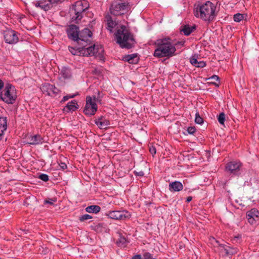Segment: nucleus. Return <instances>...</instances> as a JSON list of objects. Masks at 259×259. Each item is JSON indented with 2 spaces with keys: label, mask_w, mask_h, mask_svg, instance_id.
Instances as JSON below:
<instances>
[{
  "label": "nucleus",
  "mask_w": 259,
  "mask_h": 259,
  "mask_svg": "<svg viewBox=\"0 0 259 259\" xmlns=\"http://www.w3.org/2000/svg\"><path fill=\"white\" fill-rule=\"evenodd\" d=\"M215 6L210 1L204 4L198 5L194 10V15L196 17L200 18L206 21H211L213 20L215 14Z\"/></svg>",
  "instance_id": "1"
},
{
  "label": "nucleus",
  "mask_w": 259,
  "mask_h": 259,
  "mask_svg": "<svg viewBox=\"0 0 259 259\" xmlns=\"http://www.w3.org/2000/svg\"><path fill=\"white\" fill-rule=\"evenodd\" d=\"M155 45L157 48L153 55L157 58L171 57L176 51L175 46L171 43L169 38L157 40Z\"/></svg>",
  "instance_id": "2"
},
{
  "label": "nucleus",
  "mask_w": 259,
  "mask_h": 259,
  "mask_svg": "<svg viewBox=\"0 0 259 259\" xmlns=\"http://www.w3.org/2000/svg\"><path fill=\"white\" fill-rule=\"evenodd\" d=\"M115 35L117 43L122 48L131 49L135 43L133 35L124 25H121L115 33Z\"/></svg>",
  "instance_id": "3"
},
{
  "label": "nucleus",
  "mask_w": 259,
  "mask_h": 259,
  "mask_svg": "<svg viewBox=\"0 0 259 259\" xmlns=\"http://www.w3.org/2000/svg\"><path fill=\"white\" fill-rule=\"evenodd\" d=\"M89 7L85 1H78L73 4L69 9L71 22L77 23L82 19L83 13Z\"/></svg>",
  "instance_id": "4"
},
{
  "label": "nucleus",
  "mask_w": 259,
  "mask_h": 259,
  "mask_svg": "<svg viewBox=\"0 0 259 259\" xmlns=\"http://www.w3.org/2000/svg\"><path fill=\"white\" fill-rule=\"evenodd\" d=\"M128 9L129 5L127 2L117 0L112 3L110 7V11L111 14L118 16L124 14L128 11Z\"/></svg>",
  "instance_id": "5"
},
{
  "label": "nucleus",
  "mask_w": 259,
  "mask_h": 259,
  "mask_svg": "<svg viewBox=\"0 0 259 259\" xmlns=\"http://www.w3.org/2000/svg\"><path fill=\"white\" fill-rule=\"evenodd\" d=\"M81 46V52L80 54H82L83 56H95L96 57H99L102 59L103 58V53L104 52V49L101 46H95V45L92 46L83 47Z\"/></svg>",
  "instance_id": "6"
},
{
  "label": "nucleus",
  "mask_w": 259,
  "mask_h": 259,
  "mask_svg": "<svg viewBox=\"0 0 259 259\" xmlns=\"http://www.w3.org/2000/svg\"><path fill=\"white\" fill-rule=\"evenodd\" d=\"M1 100L8 104H13L17 95L15 87L10 84H7L3 92H1Z\"/></svg>",
  "instance_id": "7"
},
{
  "label": "nucleus",
  "mask_w": 259,
  "mask_h": 259,
  "mask_svg": "<svg viewBox=\"0 0 259 259\" xmlns=\"http://www.w3.org/2000/svg\"><path fill=\"white\" fill-rule=\"evenodd\" d=\"M97 98L95 96L93 99L91 96H88L86 98V104L83 109V113L89 116L95 114L97 111L98 106L96 104Z\"/></svg>",
  "instance_id": "8"
},
{
  "label": "nucleus",
  "mask_w": 259,
  "mask_h": 259,
  "mask_svg": "<svg viewBox=\"0 0 259 259\" xmlns=\"http://www.w3.org/2000/svg\"><path fill=\"white\" fill-rule=\"evenodd\" d=\"M92 36V32L88 28H84L79 32L78 40L77 44L79 46L85 47L90 45V38Z\"/></svg>",
  "instance_id": "9"
},
{
  "label": "nucleus",
  "mask_w": 259,
  "mask_h": 259,
  "mask_svg": "<svg viewBox=\"0 0 259 259\" xmlns=\"http://www.w3.org/2000/svg\"><path fill=\"white\" fill-rule=\"evenodd\" d=\"M106 215L110 219L120 221L130 219L131 216L130 213L126 210L110 211Z\"/></svg>",
  "instance_id": "10"
},
{
  "label": "nucleus",
  "mask_w": 259,
  "mask_h": 259,
  "mask_svg": "<svg viewBox=\"0 0 259 259\" xmlns=\"http://www.w3.org/2000/svg\"><path fill=\"white\" fill-rule=\"evenodd\" d=\"M79 27L75 25H69L67 29L68 37L74 41L77 42L79 36Z\"/></svg>",
  "instance_id": "11"
},
{
  "label": "nucleus",
  "mask_w": 259,
  "mask_h": 259,
  "mask_svg": "<svg viewBox=\"0 0 259 259\" xmlns=\"http://www.w3.org/2000/svg\"><path fill=\"white\" fill-rule=\"evenodd\" d=\"M4 38L5 41L10 44H16L19 40L17 32L13 30H8L5 31Z\"/></svg>",
  "instance_id": "12"
},
{
  "label": "nucleus",
  "mask_w": 259,
  "mask_h": 259,
  "mask_svg": "<svg viewBox=\"0 0 259 259\" xmlns=\"http://www.w3.org/2000/svg\"><path fill=\"white\" fill-rule=\"evenodd\" d=\"M241 166V164L237 161H230L226 164V171L230 174L237 175Z\"/></svg>",
  "instance_id": "13"
},
{
  "label": "nucleus",
  "mask_w": 259,
  "mask_h": 259,
  "mask_svg": "<svg viewBox=\"0 0 259 259\" xmlns=\"http://www.w3.org/2000/svg\"><path fill=\"white\" fill-rule=\"evenodd\" d=\"M42 91L47 92L49 96H53L56 95L58 93V89H57L54 85L50 83H46L42 87Z\"/></svg>",
  "instance_id": "14"
},
{
  "label": "nucleus",
  "mask_w": 259,
  "mask_h": 259,
  "mask_svg": "<svg viewBox=\"0 0 259 259\" xmlns=\"http://www.w3.org/2000/svg\"><path fill=\"white\" fill-rule=\"evenodd\" d=\"M95 124L101 129H105L110 125V122L104 117L101 116L95 120Z\"/></svg>",
  "instance_id": "15"
},
{
  "label": "nucleus",
  "mask_w": 259,
  "mask_h": 259,
  "mask_svg": "<svg viewBox=\"0 0 259 259\" xmlns=\"http://www.w3.org/2000/svg\"><path fill=\"white\" fill-rule=\"evenodd\" d=\"M196 29L195 25L191 26L190 25H185L181 26L180 30L182 32L184 35L186 36L189 35L192 32Z\"/></svg>",
  "instance_id": "16"
},
{
  "label": "nucleus",
  "mask_w": 259,
  "mask_h": 259,
  "mask_svg": "<svg viewBox=\"0 0 259 259\" xmlns=\"http://www.w3.org/2000/svg\"><path fill=\"white\" fill-rule=\"evenodd\" d=\"M183 185L179 181H175L170 183L169 184V190L170 192H179L182 190Z\"/></svg>",
  "instance_id": "17"
},
{
  "label": "nucleus",
  "mask_w": 259,
  "mask_h": 259,
  "mask_svg": "<svg viewBox=\"0 0 259 259\" xmlns=\"http://www.w3.org/2000/svg\"><path fill=\"white\" fill-rule=\"evenodd\" d=\"M29 141L28 143L29 145H37L42 144L44 141V139L39 135H35L33 136H30L28 138Z\"/></svg>",
  "instance_id": "18"
},
{
  "label": "nucleus",
  "mask_w": 259,
  "mask_h": 259,
  "mask_svg": "<svg viewBox=\"0 0 259 259\" xmlns=\"http://www.w3.org/2000/svg\"><path fill=\"white\" fill-rule=\"evenodd\" d=\"M7 118L0 117V140L2 139L4 132L7 130Z\"/></svg>",
  "instance_id": "19"
},
{
  "label": "nucleus",
  "mask_w": 259,
  "mask_h": 259,
  "mask_svg": "<svg viewBox=\"0 0 259 259\" xmlns=\"http://www.w3.org/2000/svg\"><path fill=\"white\" fill-rule=\"evenodd\" d=\"M77 106V102L75 100H72L67 103L64 110L66 112L74 111L78 108Z\"/></svg>",
  "instance_id": "20"
},
{
  "label": "nucleus",
  "mask_w": 259,
  "mask_h": 259,
  "mask_svg": "<svg viewBox=\"0 0 259 259\" xmlns=\"http://www.w3.org/2000/svg\"><path fill=\"white\" fill-rule=\"evenodd\" d=\"M123 60L131 64H136L138 62L139 58L137 54H132L125 56Z\"/></svg>",
  "instance_id": "21"
},
{
  "label": "nucleus",
  "mask_w": 259,
  "mask_h": 259,
  "mask_svg": "<svg viewBox=\"0 0 259 259\" xmlns=\"http://www.w3.org/2000/svg\"><path fill=\"white\" fill-rule=\"evenodd\" d=\"M190 62L194 66L196 67L203 68L206 66V63L203 61H198L197 59L193 57L190 59Z\"/></svg>",
  "instance_id": "22"
},
{
  "label": "nucleus",
  "mask_w": 259,
  "mask_h": 259,
  "mask_svg": "<svg viewBox=\"0 0 259 259\" xmlns=\"http://www.w3.org/2000/svg\"><path fill=\"white\" fill-rule=\"evenodd\" d=\"M91 227L93 230H94L98 233H101L104 231L105 229L104 224L103 223H100L97 224H94L93 225L91 226Z\"/></svg>",
  "instance_id": "23"
},
{
  "label": "nucleus",
  "mask_w": 259,
  "mask_h": 259,
  "mask_svg": "<svg viewBox=\"0 0 259 259\" xmlns=\"http://www.w3.org/2000/svg\"><path fill=\"white\" fill-rule=\"evenodd\" d=\"M106 19L107 21V28L110 31H112V29L116 26V23L115 21H113L110 15L106 16Z\"/></svg>",
  "instance_id": "24"
},
{
  "label": "nucleus",
  "mask_w": 259,
  "mask_h": 259,
  "mask_svg": "<svg viewBox=\"0 0 259 259\" xmlns=\"http://www.w3.org/2000/svg\"><path fill=\"white\" fill-rule=\"evenodd\" d=\"M85 211L89 213H97L101 210L99 205H90L85 208Z\"/></svg>",
  "instance_id": "25"
},
{
  "label": "nucleus",
  "mask_w": 259,
  "mask_h": 259,
  "mask_svg": "<svg viewBox=\"0 0 259 259\" xmlns=\"http://www.w3.org/2000/svg\"><path fill=\"white\" fill-rule=\"evenodd\" d=\"M52 8L51 4L48 0L41 1V9L45 11L49 10Z\"/></svg>",
  "instance_id": "26"
},
{
  "label": "nucleus",
  "mask_w": 259,
  "mask_h": 259,
  "mask_svg": "<svg viewBox=\"0 0 259 259\" xmlns=\"http://www.w3.org/2000/svg\"><path fill=\"white\" fill-rule=\"evenodd\" d=\"M246 216L257 218L259 216V211L257 209L252 208L247 212Z\"/></svg>",
  "instance_id": "27"
},
{
  "label": "nucleus",
  "mask_w": 259,
  "mask_h": 259,
  "mask_svg": "<svg viewBox=\"0 0 259 259\" xmlns=\"http://www.w3.org/2000/svg\"><path fill=\"white\" fill-rule=\"evenodd\" d=\"M116 243L119 246L125 247L127 243V240L125 237L120 236Z\"/></svg>",
  "instance_id": "28"
},
{
  "label": "nucleus",
  "mask_w": 259,
  "mask_h": 259,
  "mask_svg": "<svg viewBox=\"0 0 259 259\" xmlns=\"http://www.w3.org/2000/svg\"><path fill=\"white\" fill-rule=\"evenodd\" d=\"M68 49L70 52L73 55H77L78 53L81 54L80 52L81 49L80 46H79V47L77 49L71 47H69Z\"/></svg>",
  "instance_id": "29"
},
{
  "label": "nucleus",
  "mask_w": 259,
  "mask_h": 259,
  "mask_svg": "<svg viewBox=\"0 0 259 259\" xmlns=\"http://www.w3.org/2000/svg\"><path fill=\"white\" fill-rule=\"evenodd\" d=\"M61 74L64 78H69L71 76L70 71L67 68H63L61 71Z\"/></svg>",
  "instance_id": "30"
},
{
  "label": "nucleus",
  "mask_w": 259,
  "mask_h": 259,
  "mask_svg": "<svg viewBox=\"0 0 259 259\" xmlns=\"http://www.w3.org/2000/svg\"><path fill=\"white\" fill-rule=\"evenodd\" d=\"M195 121L196 123L199 124H201L203 123V119L200 116L198 112H197L195 114Z\"/></svg>",
  "instance_id": "31"
},
{
  "label": "nucleus",
  "mask_w": 259,
  "mask_h": 259,
  "mask_svg": "<svg viewBox=\"0 0 259 259\" xmlns=\"http://www.w3.org/2000/svg\"><path fill=\"white\" fill-rule=\"evenodd\" d=\"M218 120L219 122L221 124H224V122L225 121V114L224 112L221 113L218 116Z\"/></svg>",
  "instance_id": "32"
},
{
  "label": "nucleus",
  "mask_w": 259,
  "mask_h": 259,
  "mask_svg": "<svg viewBox=\"0 0 259 259\" xmlns=\"http://www.w3.org/2000/svg\"><path fill=\"white\" fill-rule=\"evenodd\" d=\"M243 18H244L243 15L240 14V13H237V14H235L234 15V17H233L234 20L235 22H240V21L243 20Z\"/></svg>",
  "instance_id": "33"
},
{
  "label": "nucleus",
  "mask_w": 259,
  "mask_h": 259,
  "mask_svg": "<svg viewBox=\"0 0 259 259\" xmlns=\"http://www.w3.org/2000/svg\"><path fill=\"white\" fill-rule=\"evenodd\" d=\"M228 252H229V255H232L233 254H235L238 252V249L236 247H231L230 246H229L228 248Z\"/></svg>",
  "instance_id": "34"
},
{
  "label": "nucleus",
  "mask_w": 259,
  "mask_h": 259,
  "mask_svg": "<svg viewBox=\"0 0 259 259\" xmlns=\"http://www.w3.org/2000/svg\"><path fill=\"white\" fill-rule=\"evenodd\" d=\"M219 245L221 248H223L224 249V251L223 252V253H224V255L229 256V252H228L229 246L225 245V244H219Z\"/></svg>",
  "instance_id": "35"
},
{
  "label": "nucleus",
  "mask_w": 259,
  "mask_h": 259,
  "mask_svg": "<svg viewBox=\"0 0 259 259\" xmlns=\"http://www.w3.org/2000/svg\"><path fill=\"white\" fill-rule=\"evenodd\" d=\"M93 217L91 215L85 214L80 217L79 220L80 222H83L85 220L91 219Z\"/></svg>",
  "instance_id": "36"
},
{
  "label": "nucleus",
  "mask_w": 259,
  "mask_h": 259,
  "mask_svg": "<svg viewBox=\"0 0 259 259\" xmlns=\"http://www.w3.org/2000/svg\"><path fill=\"white\" fill-rule=\"evenodd\" d=\"M56 201H57V199L55 198H52V199H51V198L46 199L44 201V204H49L50 205H53V203L55 202H56Z\"/></svg>",
  "instance_id": "37"
},
{
  "label": "nucleus",
  "mask_w": 259,
  "mask_h": 259,
  "mask_svg": "<svg viewBox=\"0 0 259 259\" xmlns=\"http://www.w3.org/2000/svg\"><path fill=\"white\" fill-rule=\"evenodd\" d=\"M38 178L44 182L49 181V176L47 174H42L39 176Z\"/></svg>",
  "instance_id": "38"
},
{
  "label": "nucleus",
  "mask_w": 259,
  "mask_h": 259,
  "mask_svg": "<svg viewBox=\"0 0 259 259\" xmlns=\"http://www.w3.org/2000/svg\"><path fill=\"white\" fill-rule=\"evenodd\" d=\"M187 131L189 134L194 135L196 132V128L194 126H190Z\"/></svg>",
  "instance_id": "39"
},
{
  "label": "nucleus",
  "mask_w": 259,
  "mask_h": 259,
  "mask_svg": "<svg viewBox=\"0 0 259 259\" xmlns=\"http://www.w3.org/2000/svg\"><path fill=\"white\" fill-rule=\"evenodd\" d=\"M76 94H72L70 95H67L63 97V98L62 100L63 102H65L66 101H67L70 98H73L76 96Z\"/></svg>",
  "instance_id": "40"
},
{
  "label": "nucleus",
  "mask_w": 259,
  "mask_h": 259,
  "mask_svg": "<svg viewBox=\"0 0 259 259\" xmlns=\"http://www.w3.org/2000/svg\"><path fill=\"white\" fill-rule=\"evenodd\" d=\"M149 152L153 156L156 153V148L153 146H150L149 147Z\"/></svg>",
  "instance_id": "41"
},
{
  "label": "nucleus",
  "mask_w": 259,
  "mask_h": 259,
  "mask_svg": "<svg viewBox=\"0 0 259 259\" xmlns=\"http://www.w3.org/2000/svg\"><path fill=\"white\" fill-rule=\"evenodd\" d=\"M49 2L51 4V6L53 4H56L59 3H62L63 0H48Z\"/></svg>",
  "instance_id": "42"
},
{
  "label": "nucleus",
  "mask_w": 259,
  "mask_h": 259,
  "mask_svg": "<svg viewBox=\"0 0 259 259\" xmlns=\"http://www.w3.org/2000/svg\"><path fill=\"white\" fill-rule=\"evenodd\" d=\"M240 239H241L240 235H238L237 236H235L234 237V238L232 239L233 242V243H238L239 242V241H238V240L240 241Z\"/></svg>",
  "instance_id": "43"
},
{
  "label": "nucleus",
  "mask_w": 259,
  "mask_h": 259,
  "mask_svg": "<svg viewBox=\"0 0 259 259\" xmlns=\"http://www.w3.org/2000/svg\"><path fill=\"white\" fill-rule=\"evenodd\" d=\"M152 257V255L149 252H146L144 254V259H149Z\"/></svg>",
  "instance_id": "44"
},
{
  "label": "nucleus",
  "mask_w": 259,
  "mask_h": 259,
  "mask_svg": "<svg viewBox=\"0 0 259 259\" xmlns=\"http://www.w3.org/2000/svg\"><path fill=\"white\" fill-rule=\"evenodd\" d=\"M134 174L136 176L142 177L144 176V173L143 171H134Z\"/></svg>",
  "instance_id": "45"
},
{
  "label": "nucleus",
  "mask_w": 259,
  "mask_h": 259,
  "mask_svg": "<svg viewBox=\"0 0 259 259\" xmlns=\"http://www.w3.org/2000/svg\"><path fill=\"white\" fill-rule=\"evenodd\" d=\"M59 165H60L61 168H62V169H65L67 168V165L64 162H60L59 163Z\"/></svg>",
  "instance_id": "46"
},
{
  "label": "nucleus",
  "mask_w": 259,
  "mask_h": 259,
  "mask_svg": "<svg viewBox=\"0 0 259 259\" xmlns=\"http://www.w3.org/2000/svg\"><path fill=\"white\" fill-rule=\"evenodd\" d=\"M247 218L249 223H250L251 224H253L254 221L255 220V219H254L255 218H251V217L247 216Z\"/></svg>",
  "instance_id": "47"
},
{
  "label": "nucleus",
  "mask_w": 259,
  "mask_h": 259,
  "mask_svg": "<svg viewBox=\"0 0 259 259\" xmlns=\"http://www.w3.org/2000/svg\"><path fill=\"white\" fill-rule=\"evenodd\" d=\"M41 1H39L35 3V6L41 8Z\"/></svg>",
  "instance_id": "48"
},
{
  "label": "nucleus",
  "mask_w": 259,
  "mask_h": 259,
  "mask_svg": "<svg viewBox=\"0 0 259 259\" xmlns=\"http://www.w3.org/2000/svg\"><path fill=\"white\" fill-rule=\"evenodd\" d=\"M209 79L218 81L219 80V77H218V76L214 75L212 76Z\"/></svg>",
  "instance_id": "49"
},
{
  "label": "nucleus",
  "mask_w": 259,
  "mask_h": 259,
  "mask_svg": "<svg viewBox=\"0 0 259 259\" xmlns=\"http://www.w3.org/2000/svg\"><path fill=\"white\" fill-rule=\"evenodd\" d=\"M132 259H142V257L140 254H136L133 256Z\"/></svg>",
  "instance_id": "50"
},
{
  "label": "nucleus",
  "mask_w": 259,
  "mask_h": 259,
  "mask_svg": "<svg viewBox=\"0 0 259 259\" xmlns=\"http://www.w3.org/2000/svg\"><path fill=\"white\" fill-rule=\"evenodd\" d=\"M192 200V197L191 196H189L187 198V202H189Z\"/></svg>",
  "instance_id": "51"
},
{
  "label": "nucleus",
  "mask_w": 259,
  "mask_h": 259,
  "mask_svg": "<svg viewBox=\"0 0 259 259\" xmlns=\"http://www.w3.org/2000/svg\"><path fill=\"white\" fill-rule=\"evenodd\" d=\"M219 247H220V250L221 252L222 253H223V252H224V249L223 248H221L220 246H219Z\"/></svg>",
  "instance_id": "52"
},
{
  "label": "nucleus",
  "mask_w": 259,
  "mask_h": 259,
  "mask_svg": "<svg viewBox=\"0 0 259 259\" xmlns=\"http://www.w3.org/2000/svg\"><path fill=\"white\" fill-rule=\"evenodd\" d=\"M2 98V95H1V92L0 91V100H1Z\"/></svg>",
  "instance_id": "53"
},
{
  "label": "nucleus",
  "mask_w": 259,
  "mask_h": 259,
  "mask_svg": "<svg viewBox=\"0 0 259 259\" xmlns=\"http://www.w3.org/2000/svg\"><path fill=\"white\" fill-rule=\"evenodd\" d=\"M214 84L216 85V86H219V84H217L215 83H214Z\"/></svg>",
  "instance_id": "54"
},
{
  "label": "nucleus",
  "mask_w": 259,
  "mask_h": 259,
  "mask_svg": "<svg viewBox=\"0 0 259 259\" xmlns=\"http://www.w3.org/2000/svg\"><path fill=\"white\" fill-rule=\"evenodd\" d=\"M0 259H1V258H0Z\"/></svg>",
  "instance_id": "55"
}]
</instances>
